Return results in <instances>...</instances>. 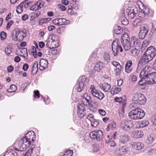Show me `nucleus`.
Instances as JSON below:
<instances>
[{
    "mask_svg": "<svg viewBox=\"0 0 156 156\" xmlns=\"http://www.w3.org/2000/svg\"><path fill=\"white\" fill-rule=\"evenodd\" d=\"M12 48L10 47H7L5 48V52L7 55H9L12 52Z\"/></svg>",
    "mask_w": 156,
    "mask_h": 156,
    "instance_id": "5fc2aeb1",
    "label": "nucleus"
},
{
    "mask_svg": "<svg viewBox=\"0 0 156 156\" xmlns=\"http://www.w3.org/2000/svg\"><path fill=\"white\" fill-rule=\"evenodd\" d=\"M77 107L78 115L80 118H82L86 115V111L84 109V107L80 104L78 105Z\"/></svg>",
    "mask_w": 156,
    "mask_h": 156,
    "instance_id": "a211bd4d",
    "label": "nucleus"
},
{
    "mask_svg": "<svg viewBox=\"0 0 156 156\" xmlns=\"http://www.w3.org/2000/svg\"><path fill=\"white\" fill-rule=\"evenodd\" d=\"M26 36L24 30L18 29H14L11 33L12 40L14 41H21Z\"/></svg>",
    "mask_w": 156,
    "mask_h": 156,
    "instance_id": "7ed1b4c3",
    "label": "nucleus"
},
{
    "mask_svg": "<svg viewBox=\"0 0 156 156\" xmlns=\"http://www.w3.org/2000/svg\"><path fill=\"white\" fill-rule=\"evenodd\" d=\"M90 89L92 94L99 100H101L104 97V94L101 91L97 90L94 85H91Z\"/></svg>",
    "mask_w": 156,
    "mask_h": 156,
    "instance_id": "6e6552de",
    "label": "nucleus"
},
{
    "mask_svg": "<svg viewBox=\"0 0 156 156\" xmlns=\"http://www.w3.org/2000/svg\"><path fill=\"white\" fill-rule=\"evenodd\" d=\"M146 79L147 84H153L156 83V72H154L149 73Z\"/></svg>",
    "mask_w": 156,
    "mask_h": 156,
    "instance_id": "f8f14e48",
    "label": "nucleus"
},
{
    "mask_svg": "<svg viewBox=\"0 0 156 156\" xmlns=\"http://www.w3.org/2000/svg\"><path fill=\"white\" fill-rule=\"evenodd\" d=\"M24 2H22L16 8V12L18 14L21 13L23 11V5Z\"/></svg>",
    "mask_w": 156,
    "mask_h": 156,
    "instance_id": "c9c22d12",
    "label": "nucleus"
},
{
    "mask_svg": "<svg viewBox=\"0 0 156 156\" xmlns=\"http://www.w3.org/2000/svg\"><path fill=\"white\" fill-rule=\"evenodd\" d=\"M100 149V147L98 144H95L93 145V150L94 152H96L98 151Z\"/></svg>",
    "mask_w": 156,
    "mask_h": 156,
    "instance_id": "603ef678",
    "label": "nucleus"
},
{
    "mask_svg": "<svg viewBox=\"0 0 156 156\" xmlns=\"http://www.w3.org/2000/svg\"><path fill=\"white\" fill-rule=\"evenodd\" d=\"M123 29L120 26H115L114 28V31L117 34H119L123 32Z\"/></svg>",
    "mask_w": 156,
    "mask_h": 156,
    "instance_id": "7c9ffc66",
    "label": "nucleus"
},
{
    "mask_svg": "<svg viewBox=\"0 0 156 156\" xmlns=\"http://www.w3.org/2000/svg\"><path fill=\"white\" fill-rule=\"evenodd\" d=\"M6 33L4 31H2L0 33V38L2 40H4L6 37Z\"/></svg>",
    "mask_w": 156,
    "mask_h": 156,
    "instance_id": "864d4df0",
    "label": "nucleus"
},
{
    "mask_svg": "<svg viewBox=\"0 0 156 156\" xmlns=\"http://www.w3.org/2000/svg\"><path fill=\"white\" fill-rule=\"evenodd\" d=\"M54 24L57 26H60L62 25L61 18L56 19L53 20L52 21Z\"/></svg>",
    "mask_w": 156,
    "mask_h": 156,
    "instance_id": "ea45409f",
    "label": "nucleus"
},
{
    "mask_svg": "<svg viewBox=\"0 0 156 156\" xmlns=\"http://www.w3.org/2000/svg\"><path fill=\"white\" fill-rule=\"evenodd\" d=\"M153 136L151 135H149L146 140V143L147 144H150L152 143L154 141Z\"/></svg>",
    "mask_w": 156,
    "mask_h": 156,
    "instance_id": "79ce46f5",
    "label": "nucleus"
},
{
    "mask_svg": "<svg viewBox=\"0 0 156 156\" xmlns=\"http://www.w3.org/2000/svg\"><path fill=\"white\" fill-rule=\"evenodd\" d=\"M90 136L92 139H96L97 141H100L103 137V133L102 131H94L90 133Z\"/></svg>",
    "mask_w": 156,
    "mask_h": 156,
    "instance_id": "9b49d317",
    "label": "nucleus"
},
{
    "mask_svg": "<svg viewBox=\"0 0 156 156\" xmlns=\"http://www.w3.org/2000/svg\"><path fill=\"white\" fill-rule=\"evenodd\" d=\"M61 21L62 23V25L63 24H68L69 23V21L68 20H67L65 19L61 18Z\"/></svg>",
    "mask_w": 156,
    "mask_h": 156,
    "instance_id": "680f3d73",
    "label": "nucleus"
},
{
    "mask_svg": "<svg viewBox=\"0 0 156 156\" xmlns=\"http://www.w3.org/2000/svg\"><path fill=\"white\" fill-rule=\"evenodd\" d=\"M17 89L16 86L14 85H11L10 87V88L7 90V91L9 92H12L16 91Z\"/></svg>",
    "mask_w": 156,
    "mask_h": 156,
    "instance_id": "a19ab883",
    "label": "nucleus"
},
{
    "mask_svg": "<svg viewBox=\"0 0 156 156\" xmlns=\"http://www.w3.org/2000/svg\"><path fill=\"white\" fill-rule=\"evenodd\" d=\"M133 103L139 105L144 104L146 101V99L144 95L140 93H136L133 97Z\"/></svg>",
    "mask_w": 156,
    "mask_h": 156,
    "instance_id": "39448f33",
    "label": "nucleus"
},
{
    "mask_svg": "<svg viewBox=\"0 0 156 156\" xmlns=\"http://www.w3.org/2000/svg\"><path fill=\"white\" fill-rule=\"evenodd\" d=\"M138 84L140 86H143L147 85L146 82V79L144 78H141Z\"/></svg>",
    "mask_w": 156,
    "mask_h": 156,
    "instance_id": "49530a36",
    "label": "nucleus"
},
{
    "mask_svg": "<svg viewBox=\"0 0 156 156\" xmlns=\"http://www.w3.org/2000/svg\"><path fill=\"white\" fill-rule=\"evenodd\" d=\"M39 69L43 71L47 68L48 65V62L47 60L44 59H41L39 62Z\"/></svg>",
    "mask_w": 156,
    "mask_h": 156,
    "instance_id": "f3484780",
    "label": "nucleus"
},
{
    "mask_svg": "<svg viewBox=\"0 0 156 156\" xmlns=\"http://www.w3.org/2000/svg\"><path fill=\"white\" fill-rule=\"evenodd\" d=\"M21 53L23 54V55L24 57L28 56V53L27 52V49L26 48H23L20 49V50Z\"/></svg>",
    "mask_w": 156,
    "mask_h": 156,
    "instance_id": "de8ad7c7",
    "label": "nucleus"
},
{
    "mask_svg": "<svg viewBox=\"0 0 156 156\" xmlns=\"http://www.w3.org/2000/svg\"><path fill=\"white\" fill-rule=\"evenodd\" d=\"M121 89L120 87H117L115 88L113 91L114 92L113 94H116L119 93L121 91Z\"/></svg>",
    "mask_w": 156,
    "mask_h": 156,
    "instance_id": "e2e57ef3",
    "label": "nucleus"
},
{
    "mask_svg": "<svg viewBox=\"0 0 156 156\" xmlns=\"http://www.w3.org/2000/svg\"><path fill=\"white\" fill-rule=\"evenodd\" d=\"M138 15L139 17L141 18H144L145 17L146 15L144 14V11H143L142 10H141L139 12Z\"/></svg>",
    "mask_w": 156,
    "mask_h": 156,
    "instance_id": "bf43d9fd",
    "label": "nucleus"
},
{
    "mask_svg": "<svg viewBox=\"0 0 156 156\" xmlns=\"http://www.w3.org/2000/svg\"><path fill=\"white\" fill-rule=\"evenodd\" d=\"M51 20L50 18H42L40 19L39 21V24L41 25L43 23H46L49 22Z\"/></svg>",
    "mask_w": 156,
    "mask_h": 156,
    "instance_id": "473e14b6",
    "label": "nucleus"
},
{
    "mask_svg": "<svg viewBox=\"0 0 156 156\" xmlns=\"http://www.w3.org/2000/svg\"><path fill=\"white\" fill-rule=\"evenodd\" d=\"M58 6L60 9L63 11H64L66 10V7L64 6H63L61 4H58Z\"/></svg>",
    "mask_w": 156,
    "mask_h": 156,
    "instance_id": "338daca9",
    "label": "nucleus"
},
{
    "mask_svg": "<svg viewBox=\"0 0 156 156\" xmlns=\"http://www.w3.org/2000/svg\"><path fill=\"white\" fill-rule=\"evenodd\" d=\"M130 41L131 45L135 47H139L140 45V41L136 37L133 36L131 37Z\"/></svg>",
    "mask_w": 156,
    "mask_h": 156,
    "instance_id": "aec40b11",
    "label": "nucleus"
},
{
    "mask_svg": "<svg viewBox=\"0 0 156 156\" xmlns=\"http://www.w3.org/2000/svg\"><path fill=\"white\" fill-rule=\"evenodd\" d=\"M147 63L140 58L138 64L136 72L139 73L142 68V66Z\"/></svg>",
    "mask_w": 156,
    "mask_h": 156,
    "instance_id": "5701e85b",
    "label": "nucleus"
},
{
    "mask_svg": "<svg viewBox=\"0 0 156 156\" xmlns=\"http://www.w3.org/2000/svg\"><path fill=\"white\" fill-rule=\"evenodd\" d=\"M47 46L48 48H50V49L51 48H55L58 46V42L55 41H53L51 42H48L47 44Z\"/></svg>",
    "mask_w": 156,
    "mask_h": 156,
    "instance_id": "393cba45",
    "label": "nucleus"
},
{
    "mask_svg": "<svg viewBox=\"0 0 156 156\" xmlns=\"http://www.w3.org/2000/svg\"><path fill=\"white\" fill-rule=\"evenodd\" d=\"M156 55V49L154 46H151L147 48L141 58L148 63L153 59Z\"/></svg>",
    "mask_w": 156,
    "mask_h": 156,
    "instance_id": "f257e3e1",
    "label": "nucleus"
},
{
    "mask_svg": "<svg viewBox=\"0 0 156 156\" xmlns=\"http://www.w3.org/2000/svg\"><path fill=\"white\" fill-rule=\"evenodd\" d=\"M98 111L99 113L103 116H105L106 114V112L103 109H99L98 110Z\"/></svg>",
    "mask_w": 156,
    "mask_h": 156,
    "instance_id": "69168bd1",
    "label": "nucleus"
},
{
    "mask_svg": "<svg viewBox=\"0 0 156 156\" xmlns=\"http://www.w3.org/2000/svg\"><path fill=\"white\" fill-rule=\"evenodd\" d=\"M38 65L37 62H34L32 66L31 70V73L33 75H34L37 73L38 70Z\"/></svg>",
    "mask_w": 156,
    "mask_h": 156,
    "instance_id": "c756f323",
    "label": "nucleus"
},
{
    "mask_svg": "<svg viewBox=\"0 0 156 156\" xmlns=\"http://www.w3.org/2000/svg\"><path fill=\"white\" fill-rule=\"evenodd\" d=\"M88 81L85 76L80 77L78 81L77 86H78L77 91L81 92L83 89L84 86L88 83Z\"/></svg>",
    "mask_w": 156,
    "mask_h": 156,
    "instance_id": "1a4fd4ad",
    "label": "nucleus"
},
{
    "mask_svg": "<svg viewBox=\"0 0 156 156\" xmlns=\"http://www.w3.org/2000/svg\"><path fill=\"white\" fill-rule=\"evenodd\" d=\"M145 115V112L143 110L138 108L130 111L129 113L128 116L131 119L136 120L143 119Z\"/></svg>",
    "mask_w": 156,
    "mask_h": 156,
    "instance_id": "f03ea898",
    "label": "nucleus"
},
{
    "mask_svg": "<svg viewBox=\"0 0 156 156\" xmlns=\"http://www.w3.org/2000/svg\"><path fill=\"white\" fill-rule=\"evenodd\" d=\"M122 67L121 66L115 69V72L116 76H118L120 75L122 71Z\"/></svg>",
    "mask_w": 156,
    "mask_h": 156,
    "instance_id": "a18cd8bd",
    "label": "nucleus"
},
{
    "mask_svg": "<svg viewBox=\"0 0 156 156\" xmlns=\"http://www.w3.org/2000/svg\"><path fill=\"white\" fill-rule=\"evenodd\" d=\"M34 97L35 98H39L40 97V94L39 91L37 90L34 91Z\"/></svg>",
    "mask_w": 156,
    "mask_h": 156,
    "instance_id": "0e129e2a",
    "label": "nucleus"
},
{
    "mask_svg": "<svg viewBox=\"0 0 156 156\" xmlns=\"http://www.w3.org/2000/svg\"><path fill=\"white\" fill-rule=\"evenodd\" d=\"M41 12L40 11L32 12L31 13V17L33 19H35L39 16Z\"/></svg>",
    "mask_w": 156,
    "mask_h": 156,
    "instance_id": "c03bdc74",
    "label": "nucleus"
},
{
    "mask_svg": "<svg viewBox=\"0 0 156 156\" xmlns=\"http://www.w3.org/2000/svg\"><path fill=\"white\" fill-rule=\"evenodd\" d=\"M149 123V121L147 120L143 121L141 122V125L142 127L147 126Z\"/></svg>",
    "mask_w": 156,
    "mask_h": 156,
    "instance_id": "13d9d810",
    "label": "nucleus"
},
{
    "mask_svg": "<svg viewBox=\"0 0 156 156\" xmlns=\"http://www.w3.org/2000/svg\"><path fill=\"white\" fill-rule=\"evenodd\" d=\"M133 148L138 150H141L144 147V144L141 142L134 143L133 144Z\"/></svg>",
    "mask_w": 156,
    "mask_h": 156,
    "instance_id": "bb28decb",
    "label": "nucleus"
},
{
    "mask_svg": "<svg viewBox=\"0 0 156 156\" xmlns=\"http://www.w3.org/2000/svg\"><path fill=\"white\" fill-rule=\"evenodd\" d=\"M121 41L125 51H127L130 50L131 44L128 34L125 33L122 36Z\"/></svg>",
    "mask_w": 156,
    "mask_h": 156,
    "instance_id": "20e7f679",
    "label": "nucleus"
},
{
    "mask_svg": "<svg viewBox=\"0 0 156 156\" xmlns=\"http://www.w3.org/2000/svg\"><path fill=\"white\" fill-rule=\"evenodd\" d=\"M103 67V63L101 62H99V63H97L94 66V70L96 72H99L102 69Z\"/></svg>",
    "mask_w": 156,
    "mask_h": 156,
    "instance_id": "cd10ccee",
    "label": "nucleus"
},
{
    "mask_svg": "<svg viewBox=\"0 0 156 156\" xmlns=\"http://www.w3.org/2000/svg\"><path fill=\"white\" fill-rule=\"evenodd\" d=\"M23 139L24 142L27 144L28 146H29L31 144V141L32 142L34 141L35 139V133L32 131H28Z\"/></svg>",
    "mask_w": 156,
    "mask_h": 156,
    "instance_id": "423d86ee",
    "label": "nucleus"
},
{
    "mask_svg": "<svg viewBox=\"0 0 156 156\" xmlns=\"http://www.w3.org/2000/svg\"><path fill=\"white\" fill-rule=\"evenodd\" d=\"M149 44V42L148 41L145 40L143 42L142 47L141 48V50L142 51H144L145 48L147 47Z\"/></svg>",
    "mask_w": 156,
    "mask_h": 156,
    "instance_id": "4c0bfd02",
    "label": "nucleus"
},
{
    "mask_svg": "<svg viewBox=\"0 0 156 156\" xmlns=\"http://www.w3.org/2000/svg\"><path fill=\"white\" fill-rule=\"evenodd\" d=\"M122 11V16L120 18L121 23L123 25H127L129 24V21L125 17V14L124 13V11L123 10Z\"/></svg>",
    "mask_w": 156,
    "mask_h": 156,
    "instance_id": "c85d7f7f",
    "label": "nucleus"
},
{
    "mask_svg": "<svg viewBox=\"0 0 156 156\" xmlns=\"http://www.w3.org/2000/svg\"><path fill=\"white\" fill-rule=\"evenodd\" d=\"M130 139V137L126 134H122L119 138V143L122 144H125L128 142Z\"/></svg>",
    "mask_w": 156,
    "mask_h": 156,
    "instance_id": "dca6fc26",
    "label": "nucleus"
},
{
    "mask_svg": "<svg viewBox=\"0 0 156 156\" xmlns=\"http://www.w3.org/2000/svg\"><path fill=\"white\" fill-rule=\"evenodd\" d=\"M38 2L34 3L30 8V9L31 10L36 11L37 10L40 9V7H38Z\"/></svg>",
    "mask_w": 156,
    "mask_h": 156,
    "instance_id": "58836bf2",
    "label": "nucleus"
},
{
    "mask_svg": "<svg viewBox=\"0 0 156 156\" xmlns=\"http://www.w3.org/2000/svg\"><path fill=\"white\" fill-rule=\"evenodd\" d=\"M35 147V146L34 145H32L30 147V149L28 150L25 153L24 156H31L33 150Z\"/></svg>",
    "mask_w": 156,
    "mask_h": 156,
    "instance_id": "f704fd0d",
    "label": "nucleus"
},
{
    "mask_svg": "<svg viewBox=\"0 0 156 156\" xmlns=\"http://www.w3.org/2000/svg\"><path fill=\"white\" fill-rule=\"evenodd\" d=\"M71 8H69L68 9V12L69 13H70L71 14H72L75 12L76 13V12H75V10L78 9V7L76 6H74V5H73V6L71 5Z\"/></svg>",
    "mask_w": 156,
    "mask_h": 156,
    "instance_id": "e433bc0d",
    "label": "nucleus"
},
{
    "mask_svg": "<svg viewBox=\"0 0 156 156\" xmlns=\"http://www.w3.org/2000/svg\"><path fill=\"white\" fill-rule=\"evenodd\" d=\"M91 126L94 127H96L98 125L99 122L95 119H93L90 120Z\"/></svg>",
    "mask_w": 156,
    "mask_h": 156,
    "instance_id": "8fccbe9b",
    "label": "nucleus"
},
{
    "mask_svg": "<svg viewBox=\"0 0 156 156\" xmlns=\"http://www.w3.org/2000/svg\"><path fill=\"white\" fill-rule=\"evenodd\" d=\"M137 12V8L135 7H129L127 10L128 17L130 19L134 18Z\"/></svg>",
    "mask_w": 156,
    "mask_h": 156,
    "instance_id": "4468645a",
    "label": "nucleus"
},
{
    "mask_svg": "<svg viewBox=\"0 0 156 156\" xmlns=\"http://www.w3.org/2000/svg\"><path fill=\"white\" fill-rule=\"evenodd\" d=\"M104 61L106 62H109L110 58L109 55L108 53H105L104 55Z\"/></svg>",
    "mask_w": 156,
    "mask_h": 156,
    "instance_id": "3c124183",
    "label": "nucleus"
},
{
    "mask_svg": "<svg viewBox=\"0 0 156 156\" xmlns=\"http://www.w3.org/2000/svg\"><path fill=\"white\" fill-rule=\"evenodd\" d=\"M132 135L134 138H139L143 137L144 135V133L142 131H136L133 132Z\"/></svg>",
    "mask_w": 156,
    "mask_h": 156,
    "instance_id": "b1692460",
    "label": "nucleus"
},
{
    "mask_svg": "<svg viewBox=\"0 0 156 156\" xmlns=\"http://www.w3.org/2000/svg\"><path fill=\"white\" fill-rule=\"evenodd\" d=\"M73 154V151L71 150H68L65 151L62 156H72Z\"/></svg>",
    "mask_w": 156,
    "mask_h": 156,
    "instance_id": "09e8293b",
    "label": "nucleus"
},
{
    "mask_svg": "<svg viewBox=\"0 0 156 156\" xmlns=\"http://www.w3.org/2000/svg\"><path fill=\"white\" fill-rule=\"evenodd\" d=\"M119 40L118 39H115L112 42V50L114 56L117 55L119 50L121 52L123 51V49L121 46L119 44Z\"/></svg>",
    "mask_w": 156,
    "mask_h": 156,
    "instance_id": "0eeeda50",
    "label": "nucleus"
},
{
    "mask_svg": "<svg viewBox=\"0 0 156 156\" xmlns=\"http://www.w3.org/2000/svg\"><path fill=\"white\" fill-rule=\"evenodd\" d=\"M143 11H144V14L146 15H147L150 12L149 9L148 8L144 7L143 8V9H142Z\"/></svg>",
    "mask_w": 156,
    "mask_h": 156,
    "instance_id": "052dcab7",
    "label": "nucleus"
},
{
    "mask_svg": "<svg viewBox=\"0 0 156 156\" xmlns=\"http://www.w3.org/2000/svg\"><path fill=\"white\" fill-rule=\"evenodd\" d=\"M133 126V123L131 121L124 120L121 121L120 123V126L123 129L129 131Z\"/></svg>",
    "mask_w": 156,
    "mask_h": 156,
    "instance_id": "ddd939ff",
    "label": "nucleus"
},
{
    "mask_svg": "<svg viewBox=\"0 0 156 156\" xmlns=\"http://www.w3.org/2000/svg\"><path fill=\"white\" fill-rule=\"evenodd\" d=\"M28 146L27 144L24 142L23 139L18 143V147H16V150L18 151H22L25 149L26 147Z\"/></svg>",
    "mask_w": 156,
    "mask_h": 156,
    "instance_id": "6ab92c4d",
    "label": "nucleus"
},
{
    "mask_svg": "<svg viewBox=\"0 0 156 156\" xmlns=\"http://www.w3.org/2000/svg\"><path fill=\"white\" fill-rule=\"evenodd\" d=\"M126 151L125 148L122 147L119 149L118 151H117V154L119 155H121L124 154Z\"/></svg>",
    "mask_w": 156,
    "mask_h": 156,
    "instance_id": "37998d69",
    "label": "nucleus"
},
{
    "mask_svg": "<svg viewBox=\"0 0 156 156\" xmlns=\"http://www.w3.org/2000/svg\"><path fill=\"white\" fill-rule=\"evenodd\" d=\"M112 63L114 66L116 68L120 67L121 66L119 63L117 62L113 61L112 62Z\"/></svg>",
    "mask_w": 156,
    "mask_h": 156,
    "instance_id": "4d7b16f0",
    "label": "nucleus"
},
{
    "mask_svg": "<svg viewBox=\"0 0 156 156\" xmlns=\"http://www.w3.org/2000/svg\"><path fill=\"white\" fill-rule=\"evenodd\" d=\"M130 54L132 56L136 57L138 55L139 53V51L136 48H132L130 50Z\"/></svg>",
    "mask_w": 156,
    "mask_h": 156,
    "instance_id": "72a5a7b5",
    "label": "nucleus"
},
{
    "mask_svg": "<svg viewBox=\"0 0 156 156\" xmlns=\"http://www.w3.org/2000/svg\"><path fill=\"white\" fill-rule=\"evenodd\" d=\"M132 65V62L131 60H129L126 62L125 66V71L126 73H129L131 72L133 70Z\"/></svg>",
    "mask_w": 156,
    "mask_h": 156,
    "instance_id": "412c9836",
    "label": "nucleus"
},
{
    "mask_svg": "<svg viewBox=\"0 0 156 156\" xmlns=\"http://www.w3.org/2000/svg\"><path fill=\"white\" fill-rule=\"evenodd\" d=\"M148 69L146 67L144 68L141 71L140 74V78L146 79V77L147 76L149 73H148V72L147 69Z\"/></svg>",
    "mask_w": 156,
    "mask_h": 156,
    "instance_id": "a878e982",
    "label": "nucleus"
},
{
    "mask_svg": "<svg viewBox=\"0 0 156 156\" xmlns=\"http://www.w3.org/2000/svg\"><path fill=\"white\" fill-rule=\"evenodd\" d=\"M51 53L53 55H57L59 52V51H58V50L55 48H51Z\"/></svg>",
    "mask_w": 156,
    "mask_h": 156,
    "instance_id": "6e6d98bb",
    "label": "nucleus"
},
{
    "mask_svg": "<svg viewBox=\"0 0 156 156\" xmlns=\"http://www.w3.org/2000/svg\"><path fill=\"white\" fill-rule=\"evenodd\" d=\"M100 87L105 92H109L111 90V86L106 83L99 84Z\"/></svg>",
    "mask_w": 156,
    "mask_h": 156,
    "instance_id": "4be33fe9",
    "label": "nucleus"
},
{
    "mask_svg": "<svg viewBox=\"0 0 156 156\" xmlns=\"http://www.w3.org/2000/svg\"><path fill=\"white\" fill-rule=\"evenodd\" d=\"M116 126V123L114 121H112L111 123L109 124L107 126V130L108 131L111 129L112 130H113L115 128Z\"/></svg>",
    "mask_w": 156,
    "mask_h": 156,
    "instance_id": "2f4dec72",
    "label": "nucleus"
},
{
    "mask_svg": "<svg viewBox=\"0 0 156 156\" xmlns=\"http://www.w3.org/2000/svg\"><path fill=\"white\" fill-rule=\"evenodd\" d=\"M81 101L84 105L89 106L90 105L91 103V97L87 93H85L83 94Z\"/></svg>",
    "mask_w": 156,
    "mask_h": 156,
    "instance_id": "2eb2a0df",
    "label": "nucleus"
},
{
    "mask_svg": "<svg viewBox=\"0 0 156 156\" xmlns=\"http://www.w3.org/2000/svg\"><path fill=\"white\" fill-rule=\"evenodd\" d=\"M149 30L148 26L144 24L140 27V31L139 34V37L140 39H144L147 36Z\"/></svg>",
    "mask_w": 156,
    "mask_h": 156,
    "instance_id": "9d476101",
    "label": "nucleus"
},
{
    "mask_svg": "<svg viewBox=\"0 0 156 156\" xmlns=\"http://www.w3.org/2000/svg\"><path fill=\"white\" fill-rule=\"evenodd\" d=\"M17 154L16 152H14L13 153H10L6 154L4 156H17Z\"/></svg>",
    "mask_w": 156,
    "mask_h": 156,
    "instance_id": "774afa93",
    "label": "nucleus"
}]
</instances>
